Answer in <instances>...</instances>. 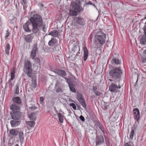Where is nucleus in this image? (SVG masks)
Segmentation results:
<instances>
[{"label": "nucleus", "instance_id": "1", "mask_svg": "<svg viewBox=\"0 0 146 146\" xmlns=\"http://www.w3.org/2000/svg\"><path fill=\"white\" fill-rule=\"evenodd\" d=\"M29 19L32 25L33 32L35 34H39L40 28L43 25V21L42 17L38 14H35L31 17Z\"/></svg>", "mask_w": 146, "mask_h": 146}, {"label": "nucleus", "instance_id": "2", "mask_svg": "<svg viewBox=\"0 0 146 146\" xmlns=\"http://www.w3.org/2000/svg\"><path fill=\"white\" fill-rule=\"evenodd\" d=\"M109 74L111 78L115 80V83L119 82L122 74V71L119 68L113 67L109 71Z\"/></svg>", "mask_w": 146, "mask_h": 146}, {"label": "nucleus", "instance_id": "3", "mask_svg": "<svg viewBox=\"0 0 146 146\" xmlns=\"http://www.w3.org/2000/svg\"><path fill=\"white\" fill-rule=\"evenodd\" d=\"M78 3L74 1L71 2V8L77 11H79L80 12H82L84 11V8L86 9L88 7V5H92L95 8H96V6L94 3H92L91 1H89L87 2H85L83 8L81 7Z\"/></svg>", "mask_w": 146, "mask_h": 146}, {"label": "nucleus", "instance_id": "4", "mask_svg": "<svg viewBox=\"0 0 146 146\" xmlns=\"http://www.w3.org/2000/svg\"><path fill=\"white\" fill-rule=\"evenodd\" d=\"M94 38L95 44L97 46L99 44L102 46L105 43L106 35L105 34L101 31H99L97 33V35L95 36Z\"/></svg>", "mask_w": 146, "mask_h": 146}, {"label": "nucleus", "instance_id": "5", "mask_svg": "<svg viewBox=\"0 0 146 146\" xmlns=\"http://www.w3.org/2000/svg\"><path fill=\"white\" fill-rule=\"evenodd\" d=\"M32 64L29 61H27L24 63L25 73L27 76L30 78L32 77Z\"/></svg>", "mask_w": 146, "mask_h": 146}, {"label": "nucleus", "instance_id": "6", "mask_svg": "<svg viewBox=\"0 0 146 146\" xmlns=\"http://www.w3.org/2000/svg\"><path fill=\"white\" fill-rule=\"evenodd\" d=\"M74 20L77 25L80 27V28H81L85 25V19L82 17H76L75 18Z\"/></svg>", "mask_w": 146, "mask_h": 146}, {"label": "nucleus", "instance_id": "7", "mask_svg": "<svg viewBox=\"0 0 146 146\" xmlns=\"http://www.w3.org/2000/svg\"><path fill=\"white\" fill-rule=\"evenodd\" d=\"M120 55L118 54H114L113 55L111 60V63L115 65H120L121 63V59Z\"/></svg>", "mask_w": 146, "mask_h": 146}, {"label": "nucleus", "instance_id": "8", "mask_svg": "<svg viewBox=\"0 0 146 146\" xmlns=\"http://www.w3.org/2000/svg\"><path fill=\"white\" fill-rule=\"evenodd\" d=\"M32 50L31 52L30 55V57L32 59H34L36 55V54L38 52V45L36 43H35L32 46Z\"/></svg>", "mask_w": 146, "mask_h": 146}, {"label": "nucleus", "instance_id": "9", "mask_svg": "<svg viewBox=\"0 0 146 146\" xmlns=\"http://www.w3.org/2000/svg\"><path fill=\"white\" fill-rule=\"evenodd\" d=\"M118 83V86L115 84L112 83L109 86V90L111 92L116 93L118 91L117 89L121 88L119 82Z\"/></svg>", "mask_w": 146, "mask_h": 146}, {"label": "nucleus", "instance_id": "10", "mask_svg": "<svg viewBox=\"0 0 146 146\" xmlns=\"http://www.w3.org/2000/svg\"><path fill=\"white\" fill-rule=\"evenodd\" d=\"M22 112L20 111L13 112V113H11L12 118L14 120L19 119L22 115Z\"/></svg>", "mask_w": 146, "mask_h": 146}, {"label": "nucleus", "instance_id": "11", "mask_svg": "<svg viewBox=\"0 0 146 146\" xmlns=\"http://www.w3.org/2000/svg\"><path fill=\"white\" fill-rule=\"evenodd\" d=\"M133 112L134 119L136 120L137 121L139 122L140 117V112L139 109L137 108H134Z\"/></svg>", "mask_w": 146, "mask_h": 146}, {"label": "nucleus", "instance_id": "12", "mask_svg": "<svg viewBox=\"0 0 146 146\" xmlns=\"http://www.w3.org/2000/svg\"><path fill=\"white\" fill-rule=\"evenodd\" d=\"M54 72L58 75L62 77L66 76V73L64 70H62L58 69H55Z\"/></svg>", "mask_w": 146, "mask_h": 146}, {"label": "nucleus", "instance_id": "13", "mask_svg": "<svg viewBox=\"0 0 146 146\" xmlns=\"http://www.w3.org/2000/svg\"><path fill=\"white\" fill-rule=\"evenodd\" d=\"M31 22L30 21H28L27 22L25 23L23 26V27L25 31L28 33H29L32 31V29H30L29 26L31 25Z\"/></svg>", "mask_w": 146, "mask_h": 146}, {"label": "nucleus", "instance_id": "14", "mask_svg": "<svg viewBox=\"0 0 146 146\" xmlns=\"http://www.w3.org/2000/svg\"><path fill=\"white\" fill-rule=\"evenodd\" d=\"M104 143V140L102 135H99L96 137V145H100Z\"/></svg>", "mask_w": 146, "mask_h": 146}, {"label": "nucleus", "instance_id": "15", "mask_svg": "<svg viewBox=\"0 0 146 146\" xmlns=\"http://www.w3.org/2000/svg\"><path fill=\"white\" fill-rule=\"evenodd\" d=\"M34 33H31L30 34L26 35L24 37L25 40L27 43H31L32 40L34 38V36L33 35Z\"/></svg>", "mask_w": 146, "mask_h": 146}, {"label": "nucleus", "instance_id": "16", "mask_svg": "<svg viewBox=\"0 0 146 146\" xmlns=\"http://www.w3.org/2000/svg\"><path fill=\"white\" fill-rule=\"evenodd\" d=\"M20 108L19 106L16 104H13L10 106V109L12 110L13 112L19 111Z\"/></svg>", "mask_w": 146, "mask_h": 146}, {"label": "nucleus", "instance_id": "17", "mask_svg": "<svg viewBox=\"0 0 146 146\" xmlns=\"http://www.w3.org/2000/svg\"><path fill=\"white\" fill-rule=\"evenodd\" d=\"M12 101L16 104L19 105H21L22 101L19 97L15 96L13 97L12 99Z\"/></svg>", "mask_w": 146, "mask_h": 146}, {"label": "nucleus", "instance_id": "18", "mask_svg": "<svg viewBox=\"0 0 146 146\" xmlns=\"http://www.w3.org/2000/svg\"><path fill=\"white\" fill-rule=\"evenodd\" d=\"M21 121L20 120H11L10 121L11 126L12 127L17 126L20 124Z\"/></svg>", "mask_w": 146, "mask_h": 146}, {"label": "nucleus", "instance_id": "19", "mask_svg": "<svg viewBox=\"0 0 146 146\" xmlns=\"http://www.w3.org/2000/svg\"><path fill=\"white\" fill-rule=\"evenodd\" d=\"M84 57L83 59L84 61H85L88 57V50L86 46L83 48Z\"/></svg>", "mask_w": 146, "mask_h": 146}, {"label": "nucleus", "instance_id": "20", "mask_svg": "<svg viewBox=\"0 0 146 146\" xmlns=\"http://www.w3.org/2000/svg\"><path fill=\"white\" fill-rule=\"evenodd\" d=\"M69 15L71 16H76L78 13H80L81 12L78 10H76L71 9L69 10Z\"/></svg>", "mask_w": 146, "mask_h": 146}, {"label": "nucleus", "instance_id": "21", "mask_svg": "<svg viewBox=\"0 0 146 146\" xmlns=\"http://www.w3.org/2000/svg\"><path fill=\"white\" fill-rule=\"evenodd\" d=\"M57 42V40L55 38H52L51 40L49 41L48 44L49 46H52L55 45Z\"/></svg>", "mask_w": 146, "mask_h": 146}, {"label": "nucleus", "instance_id": "22", "mask_svg": "<svg viewBox=\"0 0 146 146\" xmlns=\"http://www.w3.org/2000/svg\"><path fill=\"white\" fill-rule=\"evenodd\" d=\"M136 129V127L135 126L133 125L131 128V131L130 133L129 139L132 140L134 134V131Z\"/></svg>", "mask_w": 146, "mask_h": 146}, {"label": "nucleus", "instance_id": "23", "mask_svg": "<svg viewBox=\"0 0 146 146\" xmlns=\"http://www.w3.org/2000/svg\"><path fill=\"white\" fill-rule=\"evenodd\" d=\"M141 37L140 39V43L144 45H146V35H141Z\"/></svg>", "mask_w": 146, "mask_h": 146}, {"label": "nucleus", "instance_id": "24", "mask_svg": "<svg viewBox=\"0 0 146 146\" xmlns=\"http://www.w3.org/2000/svg\"><path fill=\"white\" fill-rule=\"evenodd\" d=\"M76 98L79 102L85 100L84 98L83 95L79 93H77Z\"/></svg>", "mask_w": 146, "mask_h": 146}, {"label": "nucleus", "instance_id": "25", "mask_svg": "<svg viewBox=\"0 0 146 146\" xmlns=\"http://www.w3.org/2000/svg\"><path fill=\"white\" fill-rule=\"evenodd\" d=\"M29 117L30 120L35 121L36 119L35 113H31L29 115Z\"/></svg>", "mask_w": 146, "mask_h": 146}, {"label": "nucleus", "instance_id": "26", "mask_svg": "<svg viewBox=\"0 0 146 146\" xmlns=\"http://www.w3.org/2000/svg\"><path fill=\"white\" fill-rule=\"evenodd\" d=\"M19 83H17L15 86V89L14 92L16 94V95H18L19 93Z\"/></svg>", "mask_w": 146, "mask_h": 146}, {"label": "nucleus", "instance_id": "27", "mask_svg": "<svg viewBox=\"0 0 146 146\" xmlns=\"http://www.w3.org/2000/svg\"><path fill=\"white\" fill-rule=\"evenodd\" d=\"M10 134L14 136H16L18 133V131L16 129H11L9 131Z\"/></svg>", "mask_w": 146, "mask_h": 146}, {"label": "nucleus", "instance_id": "28", "mask_svg": "<svg viewBox=\"0 0 146 146\" xmlns=\"http://www.w3.org/2000/svg\"><path fill=\"white\" fill-rule=\"evenodd\" d=\"M10 49V44L9 43H7L6 44L5 48V52L6 54H9Z\"/></svg>", "mask_w": 146, "mask_h": 146}, {"label": "nucleus", "instance_id": "29", "mask_svg": "<svg viewBox=\"0 0 146 146\" xmlns=\"http://www.w3.org/2000/svg\"><path fill=\"white\" fill-rule=\"evenodd\" d=\"M69 86V87L70 90L72 92L75 93L76 92L75 88L74 87V86L72 83H69L68 84Z\"/></svg>", "mask_w": 146, "mask_h": 146}, {"label": "nucleus", "instance_id": "30", "mask_svg": "<svg viewBox=\"0 0 146 146\" xmlns=\"http://www.w3.org/2000/svg\"><path fill=\"white\" fill-rule=\"evenodd\" d=\"M98 126L104 133H107L106 131L104 130V126L102 124L100 123Z\"/></svg>", "mask_w": 146, "mask_h": 146}, {"label": "nucleus", "instance_id": "31", "mask_svg": "<svg viewBox=\"0 0 146 146\" xmlns=\"http://www.w3.org/2000/svg\"><path fill=\"white\" fill-rule=\"evenodd\" d=\"M26 123L30 127H32L35 125V122L34 121H26Z\"/></svg>", "mask_w": 146, "mask_h": 146}, {"label": "nucleus", "instance_id": "32", "mask_svg": "<svg viewBox=\"0 0 146 146\" xmlns=\"http://www.w3.org/2000/svg\"><path fill=\"white\" fill-rule=\"evenodd\" d=\"M58 117L59 119V121L61 123H63V115L60 113H58Z\"/></svg>", "mask_w": 146, "mask_h": 146}, {"label": "nucleus", "instance_id": "33", "mask_svg": "<svg viewBox=\"0 0 146 146\" xmlns=\"http://www.w3.org/2000/svg\"><path fill=\"white\" fill-rule=\"evenodd\" d=\"M19 136L20 141H22L24 139L23 133V131H20L18 133Z\"/></svg>", "mask_w": 146, "mask_h": 146}, {"label": "nucleus", "instance_id": "34", "mask_svg": "<svg viewBox=\"0 0 146 146\" xmlns=\"http://www.w3.org/2000/svg\"><path fill=\"white\" fill-rule=\"evenodd\" d=\"M79 48H80L79 46H78L77 44L74 45L72 49V51L75 52L77 51Z\"/></svg>", "mask_w": 146, "mask_h": 146}, {"label": "nucleus", "instance_id": "35", "mask_svg": "<svg viewBox=\"0 0 146 146\" xmlns=\"http://www.w3.org/2000/svg\"><path fill=\"white\" fill-rule=\"evenodd\" d=\"M31 86L33 88L36 87V79H34L32 81Z\"/></svg>", "mask_w": 146, "mask_h": 146}, {"label": "nucleus", "instance_id": "36", "mask_svg": "<svg viewBox=\"0 0 146 146\" xmlns=\"http://www.w3.org/2000/svg\"><path fill=\"white\" fill-rule=\"evenodd\" d=\"M109 103H105L103 105V108L104 110H107L108 109V106L109 105Z\"/></svg>", "mask_w": 146, "mask_h": 146}, {"label": "nucleus", "instance_id": "37", "mask_svg": "<svg viewBox=\"0 0 146 146\" xmlns=\"http://www.w3.org/2000/svg\"><path fill=\"white\" fill-rule=\"evenodd\" d=\"M15 70H13L11 73V80H13L15 77Z\"/></svg>", "mask_w": 146, "mask_h": 146}, {"label": "nucleus", "instance_id": "38", "mask_svg": "<svg viewBox=\"0 0 146 146\" xmlns=\"http://www.w3.org/2000/svg\"><path fill=\"white\" fill-rule=\"evenodd\" d=\"M58 32L57 30H54L53 31V35L52 36L54 37H56L58 35Z\"/></svg>", "mask_w": 146, "mask_h": 146}, {"label": "nucleus", "instance_id": "39", "mask_svg": "<svg viewBox=\"0 0 146 146\" xmlns=\"http://www.w3.org/2000/svg\"><path fill=\"white\" fill-rule=\"evenodd\" d=\"M79 103L84 108H86V104L85 101V100L83 101H81V102Z\"/></svg>", "mask_w": 146, "mask_h": 146}, {"label": "nucleus", "instance_id": "40", "mask_svg": "<svg viewBox=\"0 0 146 146\" xmlns=\"http://www.w3.org/2000/svg\"><path fill=\"white\" fill-rule=\"evenodd\" d=\"M141 62L142 63H144L146 62V57L142 56L141 57Z\"/></svg>", "mask_w": 146, "mask_h": 146}, {"label": "nucleus", "instance_id": "41", "mask_svg": "<svg viewBox=\"0 0 146 146\" xmlns=\"http://www.w3.org/2000/svg\"><path fill=\"white\" fill-rule=\"evenodd\" d=\"M56 92L57 93L61 92H63L62 88L60 87H58L56 89Z\"/></svg>", "mask_w": 146, "mask_h": 146}, {"label": "nucleus", "instance_id": "42", "mask_svg": "<svg viewBox=\"0 0 146 146\" xmlns=\"http://www.w3.org/2000/svg\"><path fill=\"white\" fill-rule=\"evenodd\" d=\"M38 5L39 7L40 10H42L44 7V4L42 3H39Z\"/></svg>", "mask_w": 146, "mask_h": 146}, {"label": "nucleus", "instance_id": "43", "mask_svg": "<svg viewBox=\"0 0 146 146\" xmlns=\"http://www.w3.org/2000/svg\"><path fill=\"white\" fill-rule=\"evenodd\" d=\"M69 106H70L72 107V108L74 110H76V106L74 103H70L69 104Z\"/></svg>", "mask_w": 146, "mask_h": 146}, {"label": "nucleus", "instance_id": "44", "mask_svg": "<svg viewBox=\"0 0 146 146\" xmlns=\"http://www.w3.org/2000/svg\"><path fill=\"white\" fill-rule=\"evenodd\" d=\"M34 59L35 63L37 64L40 62V59L36 57Z\"/></svg>", "mask_w": 146, "mask_h": 146}, {"label": "nucleus", "instance_id": "45", "mask_svg": "<svg viewBox=\"0 0 146 146\" xmlns=\"http://www.w3.org/2000/svg\"><path fill=\"white\" fill-rule=\"evenodd\" d=\"M78 3L80 4H81L83 3L84 2V0H73Z\"/></svg>", "mask_w": 146, "mask_h": 146}, {"label": "nucleus", "instance_id": "46", "mask_svg": "<svg viewBox=\"0 0 146 146\" xmlns=\"http://www.w3.org/2000/svg\"><path fill=\"white\" fill-rule=\"evenodd\" d=\"M94 93L97 96H100L102 94V93L100 92H99L98 91H96L95 92H94Z\"/></svg>", "mask_w": 146, "mask_h": 146}, {"label": "nucleus", "instance_id": "47", "mask_svg": "<svg viewBox=\"0 0 146 146\" xmlns=\"http://www.w3.org/2000/svg\"><path fill=\"white\" fill-rule=\"evenodd\" d=\"M9 3L10 2L9 0H5L4 2V4L5 5H9Z\"/></svg>", "mask_w": 146, "mask_h": 146}, {"label": "nucleus", "instance_id": "48", "mask_svg": "<svg viewBox=\"0 0 146 146\" xmlns=\"http://www.w3.org/2000/svg\"><path fill=\"white\" fill-rule=\"evenodd\" d=\"M79 117L80 119L82 121H85V119L84 118L82 115H81Z\"/></svg>", "mask_w": 146, "mask_h": 146}, {"label": "nucleus", "instance_id": "49", "mask_svg": "<svg viewBox=\"0 0 146 146\" xmlns=\"http://www.w3.org/2000/svg\"><path fill=\"white\" fill-rule=\"evenodd\" d=\"M79 50L78 52L76 54V56H75V58H76L77 56H80V54L81 55V54H80V52H79L80 50V48L78 49Z\"/></svg>", "mask_w": 146, "mask_h": 146}, {"label": "nucleus", "instance_id": "50", "mask_svg": "<svg viewBox=\"0 0 146 146\" xmlns=\"http://www.w3.org/2000/svg\"><path fill=\"white\" fill-rule=\"evenodd\" d=\"M7 33H6L5 36V39L7 38L9 35V33L8 32V31H7Z\"/></svg>", "mask_w": 146, "mask_h": 146}, {"label": "nucleus", "instance_id": "51", "mask_svg": "<svg viewBox=\"0 0 146 146\" xmlns=\"http://www.w3.org/2000/svg\"><path fill=\"white\" fill-rule=\"evenodd\" d=\"M92 88H93V92L94 93V92H95L97 91V88L96 87L94 86Z\"/></svg>", "mask_w": 146, "mask_h": 146}, {"label": "nucleus", "instance_id": "52", "mask_svg": "<svg viewBox=\"0 0 146 146\" xmlns=\"http://www.w3.org/2000/svg\"><path fill=\"white\" fill-rule=\"evenodd\" d=\"M46 25H43V26L42 25L43 27L42 30L44 32H45V30L46 29Z\"/></svg>", "mask_w": 146, "mask_h": 146}, {"label": "nucleus", "instance_id": "53", "mask_svg": "<svg viewBox=\"0 0 146 146\" xmlns=\"http://www.w3.org/2000/svg\"><path fill=\"white\" fill-rule=\"evenodd\" d=\"M100 123H101L99 121H96H96H95V124L96 125H97L98 126Z\"/></svg>", "mask_w": 146, "mask_h": 146}, {"label": "nucleus", "instance_id": "54", "mask_svg": "<svg viewBox=\"0 0 146 146\" xmlns=\"http://www.w3.org/2000/svg\"><path fill=\"white\" fill-rule=\"evenodd\" d=\"M31 110H35L37 108L35 106H31L29 108Z\"/></svg>", "mask_w": 146, "mask_h": 146}, {"label": "nucleus", "instance_id": "55", "mask_svg": "<svg viewBox=\"0 0 146 146\" xmlns=\"http://www.w3.org/2000/svg\"><path fill=\"white\" fill-rule=\"evenodd\" d=\"M11 78L10 79H9L8 81L7 82V83L6 84V87H7V85L9 83V84H10V83H11Z\"/></svg>", "mask_w": 146, "mask_h": 146}, {"label": "nucleus", "instance_id": "56", "mask_svg": "<svg viewBox=\"0 0 146 146\" xmlns=\"http://www.w3.org/2000/svg\"><path fill=\"white\" fill-rule=\"evenodd\" d=\"M44 100V98L42 97H41L40 98V102H42Z\"/></svg>", "mask_w": 146, "mask_h": 146}, {"label": "nucleus", "instance_id": "57", "mask_svg": "<svg viewBox=\"0 0 146 146\" xmlns=\"http://www.w3.org/2000/svg\"><path fill=\"white\" fill-rule=\"evenodd\" d=\"M143 56L146 57V50H145L143 52Z\"/></svg>", "mask_w": 146, "mask_h": 146}, {"label": "nucleus", "instance_id": "58", "mask_svg": "<svg viewBox=\"0 0 146 146\" xmlns=\"http://www.w3.org/2000/svg\"><path fill=\"white\" fill-rule=\"evenodd\" d=\"M48 35H51L52 36V35H53V31H51L50 32Z\"/></svg>", "mask_w": 146, "mask_h": 146}, {"label": "nucleus", "instance_id": "59", "mask_svg": "<svg viewBox=\"0 0 146 146\" xmlns=\"http://www.w3.org/2000/svg\"><path fill=\"white\" fill-rule=\"evenodd\" d=\"M76 105L78 108V110H79V108H81L80 106V105L76 104Z\"/></svg>", "mask_w": 146, "mask_h": 146}, {"label": "nucleus", "instance_id": "60", "mask_svg": "<svg viewBox=\"0 0 146 146\" xmlns=\"http://www.w3.org/2000/svg\"><path fill=\"white\" fill-rule=\"evenodd\" d=\"M67 110H68V111L69 113L70 114V113H72V111H71V110L70 109H67Z\"/></svg>", "mask_w": 146, "mask_h": 146}, {"label": "nucleus", "instance_id": "61", "mask_svg": "<svg viewBox=\"0 0 146 146\" xmlns=\"http://www.w3.org/2000/svg\"><path fill=\"white\" fill-rule=\"evenodd\" d=\"M124 146H130L128 143H127L124 145Z\"/></svg>", "mask_w": 146, "mask_h": 146}, {"label": "nucleus", "instance_id": "62", "mask_svg": "<svg viewBox=\"0 0 146 146\" xmlns=\"http://www.w3.org/2000/svg\"><path fill=\"white\" fill-rule=\"evenodd\" d=\"M58 84H59V83H58V82H57L56 83V84H55V88H56V86H57L58 85Z\"/></svg>", "mask_w": 146, "mask_h": 146}, {"label": "nucleus", "instance_id": "63", "mask_svg": "<svg viewBox=\"0 0 146 146\" xmlns=\"http://www.w3.org/2000/svg\"><path fill=\"white\" fill-rule=\"evenodd\" d=\"M23 2L25 4H26V0H22Z\"/></svg>", "mask_w": 146, "mask_h": 146}, {"label": "nucleus", "instance_id": "64", "mask_svg": "<svg viewBox=\"0 0 146 146\" xmlns=\"http://www.w3.org/2000/svg\"><path fill=\"white\" fill-rule=\"evenodd\" d=\"M54 110H55V111L56 112H57V111L56 110V108L55 107H54Z\"/></svg>", "mask_w": 146, "mask_h": 146}]
</instances>
